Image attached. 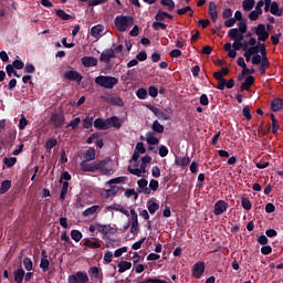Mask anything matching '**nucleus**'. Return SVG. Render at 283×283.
<instances>
[{"mask_svg": "<svg viewBox=\"0 0 283 283\" xmlns=\"http://www.w3.org/2000/svg\"><path fill=\"white\" fill-rule=\"evenodd\" d=\"M251 63L252 65H260L262 63V55L260 54L253 55L251 59Z\"/></svg>", "mask_w": 283, "mask_h": 283, "instance_id": "338daca9", "label": "nucleus"}, {"mask_svg": "<svg viewBox=\"0 0 283 283\" xmlns=\"http://www.w3.org/2000/svg\"><path fill=\"white\" fill-rule=\"evenodd\" d=\"M147 109L153 112V114H155L159 120H171V116L167 115V113L151 104L147 105Z\"/></svg>", "mask_w": 283, "mask_h": 283, "instance_id": "9d476101", "label": "nucleus"}, {"mask_svg": "<svg viewBox=\"0 0 283 283\" xmlns=\"http://www.w3.org/2000/svg\"><path fill=\"white\" fill-rule=\"evenodd\" d=\"M241 206L243 209H245V211H251L253 205L251 203V200L247 195H243L241 197Z\"/></svg>", "mask_w": 283, "mask_h": 283, "instance_id": "7c9ffc66", "label": "nucleus"}, {"mask_svg": "<svg viewBox=\"0 0 283 283\" xmlns=\"http://www.w3.org/2000/svg\"><path fill=\"white\" fill-rule=\"evenodd\" d=\"M94 127L95 129H101L102 132H104L105 128V119L98 117L94 120Z\"/></svg>", "mask_w": 283, "mask_h": 283, "instance_id": "49530a36", "label": "nucleus"}, {"mask_svg": "<svg viewBox=\"0 0 283 283\" xmlns=\"http://www.w3.org/2000/svg\"><path fill=\"white\" fill-rule=\"evenodd\" d=\"M153 29L158 31V30H167V24L156 20L154 23H153Z\"/></svg>", "mask_w": 283, "mask_h": 283, "instance_id": "6e6d98bb", "label": "nucleus"}, {"mask_svg": "<svg viewBox=\"0 0 283 283\" xmlns=\"http://www.w3.org/2000/svg\"><path fill=\"white\" fill-rule=\"evenodd\" d=\"M205 261H198L192 266V275L196 280H200L202 277V274L205 273Z\"/></svg>", "mask_w": 283, "mask_h": 283, "instance_id": "1a4fd4ad", "label": "nucleus"}, {"mask_svg": "<svg viewBox=\"0 0 283 283\" xmlns=\"http://www.w3.org/2000/svg\"><path fill=\"white\" fill-rule=\"evenodd\" d=\"M229 72H231L229 67H222L220 71L213 73V77L221 76V78H224V76L229 75Z\"/></svg>", "mask_w": 283, "mask_h": 283, "instance_id": "09e8293b", "label": "nucleus"}, {"mask_svg": "<svg viewBox=\"0 0 283 283\" xmlns=\"http://www.w3.org/2000/svg\"><path fill=\"white\" fill-rule=\"evenodd\" d=\"M69 283H88L90 276H87V272L78 271L75 274L69 276Z\"/></svg>", "mask_w": 283, "mask_h": 283, "instance_id": "39448f33", "label": "nucleus"}, {"mask_svg": "<svg viewBox=\"0 0 283 283\" xmlns=\"http://www.w3.org/2000/svg\"><path fill=\"white\" fill-rule=\"evenodd\" d=\"M260 14H262V10L258 11L256 9L254 11H251L249 13L250 21H258Z\"/></svg>", "mask_w": 283, "mask_h": 283, "instance_id": "13d9d810", "label": "nucleus"}, {"mask_svg": "<svg viewBox=\"0 0 283 283\" xmlns=\"http://www.w3.org/2000/svg\"><path fill=\"white\" fill-rule=\"evenodd\" d=\"M254 34H256V36H259V41H262L264 43V41L269 40V32L266 31V25H264L263 23L259 24L258 27L252 28Z\"/></svg>", "mask_w": 283, "mask_h": 283, "instance_id": "6e6552de", "label": "nucleus"}, {"mask_svg": "<svg viewBox=\"0 0 283 283\" xmlns=\"http://www.w3.org/2000/svg\"><path fill=\"white\" fill-rule=\"evenodd\" d=\"M105 165H107L106 160H95L93 163L83 160L80 164V169H81V171H90L92 174H94V171H98V169H101L103 174L107 175V174H109V170H107V168H105Z\"/></svg>", "mask_w": 283, "mask_h": 283, "instance_id": "f257e3e1", "label": "nucleus"}, {"mask_svg": "<svg viewBox=\"0 0 283 283\" xmlns=\"http://www.w3.org/2000/svg\"><path fill=\"white\" fill-rule=\"evenodd\" d=\"M223 50L228 52L229 59H235L238 56V51L232 49V44L230 42L224 44Z\"/></svg>", "mask_w": 283, "mask_h": 283, "instance_id": "393cba45", "label": "nucleus"}, {"mask_svg": "<svg viewBox=\"0 0 283 283\" xmlns=\"http://www.w3.org/2000/svg\"><path fill=\"white\" fill-rule=\"evenodd\" d=\"M3 164L7 167H14V165H17V157H4L3 158Z\"/></svg>", "mask_w": 283, "mask_h": 283, "instance_id": "3c124183", "label": "nucleus"}, {"mask_svg": "<svg viewBox=\"0 0 283 283\" xmlns=\"http://www.w3.org/2000/svg\"><path fill=\"white\" fill-rule=\"evenodd\" d=\"M120 191V187L111 185L109 189H106L105 198H112V196H116Z\"/></svg>", "mask_w": 283, "mask_h": 283, "instance_id": "c9c22d12", "label": "nucleus"}, {"mask_svg": "<svg viewBox=\"0 0 283 283\" xmlns=\"http://www.w3.org/2000/svg\"><path fill=\"white\" fill-rule=\"evenodd\" d=\"M227 209H229V203H227L224 200H219L214 203L213 213L216 216H222Z\"/></svg>", "mask_w": 283, "mask_h": 283, "instance_id": "2eb2a0df", "label": "nucleus"}, {"mask_svg": "<svg viewBox=\"0 0 283 283\" xmlns=\"http://www.w3.org/2000/svg\"><path fill=\"white\" fill-rule=\"evenodd\" d=\"M270 118L272 120V134H277L280 132V124L277 123V118H275L274 114L270 115Z\"/></svg>", "mask_w": 283, "mask_h": 283, "instance_id": "58836bf2", "label": "nucleus"}, {"mask_svg": "<svg viewBox=\"0 0 283 283\" xmlns=\"http://www.w3.org/2000/svg\"><path fill=\"white\" fill-rule=\"evenodd\" d=\"M93 123H94V117H92V116H86V117L83 119V127H84V129H92Z\"/></svg>", "mask_w": 283, "mask_h": 283, "instance_id": "a18cd8bd", "label": "nucleus"}, {"mask_svg": "<svg viewBox=\"0 0 283 283\" xmlns=\"http://www.w3.org/2000/svg\"><path fill=\"white\" fill-rule=\"evenodd\" d=\"M108 211H119V213H124V216L129 217V211L123 208V206L118 203H113L112 206L107 207Z\"/></svg>", "mask_w": 283, "mask_h": 283, "instance_id": "a878e982", "label": "nucleus"}, {"mask_svg": "<svg viewBox=\"0 0 283 283\" xmlns=\"http://www.w3.org/2000/svg\"><path fill=\"white\" fill-rule=\"evenodd\" d=\"M228 36L234 41V42H241L244 41V33L239 32L238 29H230L228 31Z\"/></svg>", "mask_w": 283, "mask_h": 283, "instance_id": "dca6fc26", "label": "nucleus"}, {"mask_svg": "<svg viewBox=\"0 0 283 283\" xmlns=\"http://www.w3.org/2000/svg\"><path fill=\"white\" fill-rule=\"evenodd\" d=\"M55 14L59 19H62V21H71V19H73V17L70 15V13H66L63 9L56 10Z\"/></svg>", "mask_w": 283, "mask_h": 283, "instance_id": "f704fd0d", "label": "nucleus"}, {"mask_svg": "<svg viewBox=\"0 0 283 283\" xmlns=\"http://www.w3.org/2000/svg\"><path fill=\"white\" fill-rule=\"evenodd\" d=\"M147 209L149 211V213L151 216H154V213H156L159 209H160V205H158L156 201L154 200H148L147 202Z\"/></svg>", "mask_w": 283, "mask_h": 283, "instance_id": "c85d7f7f", "label": "nucleus"}, {"mask_svg": "<svg viewBox=\"0 0 283 283\" xmlns=\"http://www.w3.org/2000/svg\"><path fill=\"white\" fill-rule=\"evenodd\" d=\"M6 72H7L8 76H9V78H12V74H13V76H15V78H21V75H19L17 70H14V66H12V64H8L6 66Z\"/></svg>", "mask_w": 283, "mask_h": 283, "instance_id": "e433bc0d", "label": "nucleus"}, {"mask_svg": "<svg viewBox=\"0 0 283 283\" xmlns=\"http://www.w3.org/2000/svg\"><path fill=\"white\" fill-rule=\"evenodd\" d=\"M145 240H147V238H142L139 241L135 242L133 245H132V249L134 251H138V249H140V247H143V244H145Z\"/></svg>", "mask_w": 283, "mask_h": 283, "instance_id": "69168bd1", "label": "nucleus"}, {"mask_svg": "<svg viewBox=\"0 0 283 283\" xmlns=\"http://www.w3.org/2000/svg\"><path fill=\"white\" fill-rule=\"evenodd\" d=\"M128 171L129 174H132L133 176H137V178H143V174L140 171V168H132V166L128 167Z\"/></svg>", "mask_w": 283, "mask_h": 283, "instance_id": "bf43d9fd", "label": "nucleus"}, {"mask_svg": "<svg viewBox=\"0 0 283 283\" xmlns=\"http://www.w3.org/2000/svg\"><path fill=\"white\" fill-rule=\"evenodd\" d=\"M64 78L66 81H76L77 85H81V81H83V75L78 73L77 71H66L64 73Z\"/></svg>", "mask_w": 283, "mask_h": 283, "instance_id": "4468645a", "label": "nucleus"}, {"mask_svg": "<svg viewBox=\"0 0 283 283\" xmlns=\"http://www.w3.org/2000/svg\"><path fill=\"white\" fill-rule=\"evenodd\" d=\"M151 129L154 134H164L165 133V126L158 122V119L153 122Z\"/></svg>", "mask_w": 283, "mask_h": 283, "instance_id": "bb28decb", "label": "nucleus"}, {"mask_svg": "<svg viewBox=\"0 0 283 283\" xmlns=\"http://www.w3.org/2000/svg\"><path fill=\"white\" fill-rule=\"evenodd\" d=\"M88 273L91 277H95V280H98L101 275V270H98V266H91Z\"/></svg>", "mask_w": 283, "mask_h": 283, "instance_id": "8fccbe9b", "label": "nucleus"}, {"mask_svg": "<svg viewBox=\"0 0 283 283\" xmlns=\"http://www.w3.org/2000/svg\"><path fill=\"white\" fill-rule=\"evenodd\" d=\"M135 151L139 154H146L147 149L145 148V144L143 142H138L135 147Z\"/></svg>", "mask_w": 283, "mask_h": 283, "instance_id": "e2e57ef3", "label": "nucleus"}, {"mask_svg": "<svg viewBox=\"0 0 283 283\" xmlns=\"http://www.w3.org/2000/svg\"><path fill=\"white\" fill-rule=\"evenodd\" d=\"M242 115L248 120H251V118H253V115H251V106H249V105L244 106L243 109H242Z\"/></svg>", "mask_w": 283, "mask_h": 283, "instance_id": "864d4df0", "label": "nucleus"}, {"mask_svg": "<svg viewBox=\"0 0 283 283\" xmlns=\"http://www.w3.org/2000/svg\"><path fill=\"white\" fill-rule=\"evenodd\" d=\"M130 218H132L130 233H133V235H138V213L136 212L135 209L130 210Z\"/></svg>", "mask_w": 283, "mask_h": 283, "instance_id": "ddd939ff", "label": "nucleus"}, {"mask_svg": "<svg viewBox=\"0 0 283 283\" xmlns=\"http://www.w3.org/2000/svg\"><path fill=\"white\" fill-rule=\"evenodd\" d=\"M253 6H255V0H243L242 7L245 12L253 10Z\"/></svg>", "mask_w": 283, "mask_h": 283, "instance_id": "79ce46f5", "label": "nucleus"}, {"mask_svg": "<svg viewBox=\"0 0 283 283\" xmlns=\"http://www.w3.org/2000/svg\"><path fill=\"white\" fill-rule=\"evenodd\" d=\"M138 185V193H145V196H149V193H151V189L147 188L148 181L147 179H139L137 181Z\"/></svg>", "mask_w": 283, "mask_h": 283, "instance_id": "f3484780", "label": "nucleus"}, {"mask_svg": "<svg viewBox=\"0 0 283 283\" xmlns=\"http://www.w3.org/2000/svg\"><path fill=\"white\" fill-rule=\"evenodd\" d=\"M283 107V101L282 98H274L272 102H271V109L272 112H280V109H282Z\"/></svg>", "mask_w": 283, "mask_h": 283, "instance_id": "c756f323", "label": "nucleus"}, {"mask_svg": "<svg viewBox=\"0 0 283 283\" xmlns=\"http://www.w3.org/2000/svg\"><path fill=\"white\" fill-rule=\"evenodd\" d=\"M111 127H114L115 129H120V127H123L120 118L112 116L109 118L104 119V132H106V129H111Z\"/></svg>", "mask_w": 283, "mask_h": 283, "instance_id": "423d86ee", "label": "nucleus"}, {"mask_svg": "<svg viewBox=\"0 0 283 283\" xmlns=\"http://www.w3.org/2000/svg\"><path fill=\"white\" fill-rule=\"evenodd\" d=\"M82 65H84V67H96L98 65V59L84 56L82 57Z\"/></svg>", "mask_w": 283, "mask_h": 283, "instance_id": "aec40b11", "label": "nucleus"}, {"mask_svg": "<svg viewBox=\"0 0 283 283\" xmlns=\"http://www.w3.org/2000/svg\"><path fill=\"white\" fill-rule=\"evenodd\" d=\"M160 3L168 8L169 12H174V9L176 8V2H174V0H161Z\"/></svg>", "mask_w": 283, "mask_h": 283, "instance_id": "c03bdc74", "label": "nucleus"}, {"mask_svg": "<svg viewBox=\"0 0 283 283\" xmlns=\"http://www.w3.org/2000/svg\"><path fill=\"white\" fill-rule=\"evenodd\" d=\"M78 125H81V117H75L70 122L66 127H71L72 129H78Z\"/></svg>", "mask_w": 283, "mask_h": 283, "instance_id": "5fc2aeb1", "label": "nucleus"}, {"mask_svg": "<svg viewBox=\"0 0 283 283\" xmlns=\"http://www.w3.org/2000/svg\"><path fill=\"white\" fill-rule=\"evenodd\" d=\"M146 143L148 144L149 151H154V154H158V149L154 147V145H158L160 143V139L156 137V133L154 132H147L146 133Z\"/></svg>", "mask_w": 283, "mask_h": 283, "instance_id": "20e7f679", "label": "nucleus"}, {"mask_svg": "<svg viewBox=\"0 0 283 283\" xmlns=\"http://www.w3.org/2000/svg\"><path fill=\"white\" fill-rule=\"evenodd\" d=\"M40 269H42L43 273H48L50 271V260L41 259Z\"/></svg>", "mask_w": 283, "mask_h": 283, "instance_id": "de8ad7c7", "label": "nucleus"}, {"mask_svg": "<svg viewBox=\"0 0 283 283\" xmlns=\"http://www.w3.org/2000/svg\"><path fill=\"white\" fill-rule=\"evenodd\" d=\"M95 83L104 90H114L118 83V78L109 75H99L95 77Z\"/></svg>", "mask_w": 283, "mask_h": 283, "instance_id": "f03ea898", "label": "nucleus"}, {"mask_svg": "<svg viewBox=\"0 0 283 283\" xmlns=\"http://www.w3.org/2000/svg\"><path fill=\"white\" fill-rule=\"evenodd\" d=\"M105 31V27L103 24H97L91 29V36H94V39H98L101 34Z\"/></svg>", "mask_w": 283, "mask_h": 283, "instance_id": "5701e85b", "label": "nucleus"}, {"mask_svg": "<svg viewBox=\"0 0 283 283\" xmlns=\"http://www.w3.org/2000/svg\"><path fill=\"white\" fill-rule=\"evenodd\" d=\"M12 187V180H3L1 182V186H0V193L3 195V193H8V191H10Z\"/></svg>", "mask_w": 283, "mask_h": 283, "instance_id": "2f4dec72", "label": "nucleus"}, {"mask_svg": "<svg viewBox=\"0 0 283 283\" xmlns=\"http://www.w3.org/2000/svg\"><path fill=\"white\" fill-rule=\"evenodd\" d=\"M209 15L213 23H218V6L213 1L209 3Z\"/></svg>", "mask_w": 283, "mask_h": 283, "instance_id": "6ab92c4d", "label": "nucleus"}, {"mask_svg": "<svg viewBox=\"0 0 283 283\" xmlns=\"http://www.w3.org/2000/svg\"><path fill=\"white\" fill-rule=\"evenodd\" d=\"M189 163H191V159H189V157H178L176 159V165H178V167H187Z\"/></svg>", "mask_w": 283, "mask_h": 283, "instance_id": "a19ab883", "label": "nucleus"}, {"mask_svg": "<svg viewBox=\"0 0 283 283\" xmlns=\"http://www.w3.org/2000/svg\"><path fill=\"white\" fill-rule=\"evenodd\" d=\"M84 160L86 161H92L96 160V149L94 148H88L83 156Z\"/></svg>", "mask_w": 283, "mask_h": 283, "instance_id": "cd10ccee", "label": "nucleus"}, {"mask_svg": "<svg viewBox=\"0 0 283 283\" xmlns=\"http://www.w3.org/2000/svg\"><path fill=\"white\" fill-rule=\"evenodd\" d=\"M23 266H24L25 271H32V266H33L32 259L24 258L23 259Z\"/></svg>", "mask_w": 283, "mask_h": 283, "instance_id": "052dcab7", "label": "nucleus"}, {"mask_svg": "<svg viewBox=\"0 0 283 283\" xmlns=\"http://www.w3.org/2000/svg\"><path fill=\"white\" fill-rule=\"evenodd\" d=\"M28 119L25 118V115H21V118L19 120V129L23 130L25 127H28Z\"/></svg>", "mask_w": 283, "mask_h": 283, "instance_id": "680f3d73", "label": "nucleus"}, {"mask_svg": "<svg viewBox=\"0 0 283 283\" xmlns=\"http://www.w3.org/2000/svg\"><path fill=\"white\" fill-rule=\"evenodd\" d=\"M71 238L74 242H81V240H83V233L78 230H72Z\"/></svg>", "mask_w": 283, "mask_h": 283, "instance_id": "37998d69", "label": "nucleus"}, {"mask_svg": "<svg viewBox=\"0 0 283 283\" xmlns=\"http://www.w3.org/2000/svg\"><path fill=\"white\" fill-rule=\"evenodd\" d=\"M112 59H116V54L114 53V49H106L99 55L101 63L109 64Z\"/></svg>", "mask_w": 283, "mask_h": 283, "instance_id": "f8f14e48", "label": "nucleus"}, {"mask_svg": "<svg viewBox=\"0 0 283 283\" xmlns=\"http://www.w3.org/2000/svg\"><path fill=\"white\" fill-rule=\"evenodd\" d=\"M252 85H255V77L253 75H249L241 84V92H249Z\"/></svg>", "mask_w": 283, "mask_h": 283, "instance_id": "a211bd4d", "label": "nucleus"}, {"mask_svg": "<svg viewBox=\"0 0 283 283\" xmlns=\"http://www.w3.org/2000/svg\"><path fill=\"white\" fill-rule=\"evenodd\" d=\"M98 209H101V206H92V207L87 208L86 210H84L82 212V216L84 218H90V216H94V213H96V211H98Z\"/></svg>", "mask_w": 283, "mask_h": 283, "instance_id": "72a5a7b5", "label": "nucleus"}, {"mask_svg": "<svg viewBox=\"0 0 283 283\" xmlns=\"http://www.w3.org/2000/svg\"><path fill=\"white\" fill-rule=\"evenodd\" d=\"M14 70H23L25 67V64L21 60H15L11 64Z\"/></svg>", "mask_w": 283, "mask_h": 283, "instance_id": "0e129e2a", "label": "nucleus"}, {"mask_svg": "<svg viewBox=\"0 0 283 283\" xmlns=\"http://www.w3.org/2000/svg\"><path fill=\"white\" fill-rule=\"evenodd\" d=\"M118 273H125V271H129L132 269V262L120 261L118 264Z\"/></svg>", "mask_w": 283, "mask_h": 283, "instance_id": "473e14b6", "label": "nucleus"}, {"mask_svg": "<svg viewBox=\"0 0 283 283\" xmlns=\"http://www.w3.org/2000/svg\"><path fill=\"white\" fill-rule=\"evenodd\" d=\"M214 78H216V81H219V83L217 85V90L224 92V88L227 87V80L224 77H221V75H217V77H214Z\"/></svg>", "mask_w": 283, "mask_h": 283, "instance_id": "ea45409f", "label": "nucleus"}, {"mask_svg": "<svg viewBox=\"0 0 283 283\" xmlns=\"http://www.w3.org/2000/svg\"><path fill=\"white\" fill-rule=\"evenodd\" d=\"M129 25H134V18L132 15H117L115 18V28L118 32H127Z\"/></svg>", "mask_w": 283, "mask_h": 283, "instance_id": "7ed1b4c3", "label": "nucleus"}, {"mask_svg": "<svg viewBox=\"0 0 283 283\" xmlns=\"http://www.w3.org/2000/svg\"><path fill=\"white\" fill-rule=\"evenodd\" d=\"M136 96H137V98H139L140 101H145V98H147V90H146V88H139V90H137Z\"/></svg>", "mask_w": 283, "mask_h": 283, "instance_id": "4d7b16f0", "label": "nucleus"}, {"mask_svg": "<svg viewBox=\"0 0 283 283\" xmlns=\"http://www.w3.org/2000/svg\"><path fill=\"white\" fill-rule=\"evenodd\" d=\"M97 231L98 233H103L104 235H107V233H116V229L112 226H103L101 223H97Z\"/></svg>", "mask_w": 283, "mask_h": 283, "instance_id": "412c9836", "label": "nucleus"}, {"mask_svg": "<svg viewBox=\"0 0 283 283\" xmlns=\"http://www.w3.org/2000/svg\"><path fill=\"white\" fill-rule=\"evenodd\" d=\"M270 12H271V14H273L274 17H282V14H283V10L280 9V4H277L276 1H273V2L271 3Z\"/></svg>", "mask_w": 283, "mask_h": 283, "instance_id": "b1692460", "label": "nucleus"}, {"mask_svg": "<svg viewBox=\"0 0 283 283\" xmlns=\"http://www.w3.org/2000/svg\"><path fill=\"white\" fill-rule=\"evenodd\" d=\"M56 145H59V142L56 139H48L45 143L46 151L54 149Z\"/></svg>", "mask_w": 283, "mask_h": 283, "instance_id": "603ef678", "label": "nucleus"}, {"mask_svg": "<svg viewBox=\"0 0 283 283\" xmlns=\"http://www.w3.org/2000/svg\"><path fill=\"white\" fill-rule=\"evenodd\" d=\"M13 277L15 283H23V280L25 277V271L22 270V268H19L13 272Z\"/></svg>", "mask_w": 283, "mask_h": 283, "instance_id": "4be33fe9", "label": "nucleus"}, {"mask_svg": "<svg viewBox=\"0 0 283 283\" xmlns=\"http://www.w3.org/2000/svg\"><path fill=\"white\" fill-rule=\"evenodd\" d=\"M84 247L87 249H101V241H92L90 239H86L84 242Z\"/></svg>", "mask_w": 283, "mask_h": 283, "instance_id": "4c0bfd02", "label": "nucleus"}, {"mask_svg": "<svg viewBox=\"0 0 283 283\" xmlns=\"http://www.w3.org/2000/svg\"><path fill=\"white\" fill-rule=\"evenodd\" d=\"M51 122L55 129H61V127L65 125V116L63 114L53 113L51 115Z\"/></svg>", "mask_w": 283, "mask_h": 283, "instance_id": "9b49d317", "label": "nucleus"}, {"mask_svg": "<svg viewBox=\"0 0 283 283\" xmlns=\"http://www.w3.org/2000/svg\"><path fill=\"white\" fill-rule=\"evenodd\" d=\"M148 94L151 98H156L158 96V88L156 86H149Z\"/></svg>", "mask_w": 283, "mask_h": 283, "instance_id": "774afa93", "label": "nucleus"}, {"mask_svg": "<svg viewBox=\"0 0 283 283\" xmlns=\"http://www.w3.org/2000/svg\"><path fill=\"white\" fill-rule=\"evenodd\" d=\"M111 127H114L115 129H120V127H123L120 118L112 116L109 118L104 119V132H106V129H111Z\"/></svg>", "mask_w": 283, "mask_h": 283, "instance_id": "0eeeda50", "label": "nucleus"}]
</instances>
